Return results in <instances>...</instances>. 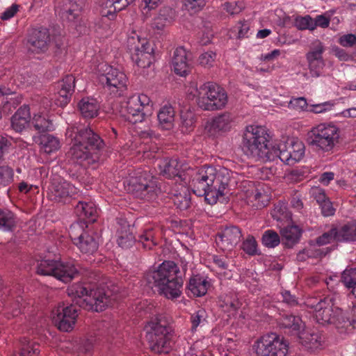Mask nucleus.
Instances as JSON below:
<instances>
[{"instance_id": "nucleus-1", "label": "nucleus", "mask_w": 356, "mask_h": 356, "mask_svg": "<svg viewBox=\"0 0 356 356\" xmlns=\"http://www.w3.org/2000/svg\"><path fill=\"white\" fill-rule=\"evenodd\" d=\"M160 174L171 179L177 177L185 183L191 182L193 193L204 196L209 204L217 202L219 197L226 195L230 182L229 172L226 168L217 170L212 166H203L197 170L187 168L177 159H164L158 164Z\"/></svg>"}, {"instance_id": "nucleus-2", "label": "nucleus", "mask_w": 356, "mask_h": 356, "mask_svg": "<svg viewBox=\"0 0 356 356\" xmlns=\"http://www.w3.org/2000/svg\"><path fill=\"white\" fill-rule=\"evenodd\" d=\"M118 287L113 284L97 286L90 284L76 283L67 289L72 303L69 306H59L53 310L51 318L57 327L63 332L72 330L78 316L76 305L86 310L102 312L111 306L117 300Z\"/></svg>"}, {"instance_id": "nucleus-3", "label": "nucleus", "mask_w": 356, "mask_h": 356, "mask_svg": "<svg viewBox=\"0 0 356 356\" xmlns=\"http://www.w3.org/2000/svg\"><path fill=\"white\" fill-rule=\"evenodd\" d=\"M179 273V268L174 261H165L156 270L147 271L145 280L149 287H156L160 294L174 299L181 293L183 280Z\"/></svg>"}, {"instance_id": "nucleus-4", "label": "nucleus", "mask_w": 356, "mask_h": 356, "mask_svg": "<svg viewBox=\"0 0 356 356\" xmlns=\"http://www.w3.org/2000/svg\"><path fill=\"white\" fill-rule=\"evenodd\" d=\"M269 135L261 126L248 125L243 134L242 149L245 155L255 161H266L269 151Z\"/></svg>"}, {"instance_id": "nucleus-5", "label": "nucleus", "mask_w": 356, "mask_h": 356, "mask_svg": "<svg viewBox=\"0 0 356 356\" xmlns=\"http://www.w3.org/2000/svg\"><path fill=\"white\" fill-rule=\"evenodd\" d=\"M146 337L150 349L156 353H168L170 348L172 327L170 319L159 314L146 326Z\"/></svg>"}, {"instance_id": "nucleus-6", "label": "nucleus", "mask_w": 356, "mask_h": 356, "mask_svg": "<svg viewBox=\"0 0 356 356\" xmlns=\"http://www.w3.org/2000/svg\"><path fill=\"white\" fill-rule=\"evenodd\" d=\"M335 296H328L323 298V302L317 306L314 317L316 321L322 325L333 324L337 328L345 327L350 324V319L343 310L337 306Z\"/></svg>"}, {"instance_id": "nucleus-7", "label": "nucleus", "mask_w": 356, "mask_h": 356, "mask_svg": "<svg viewBox=\"0 0 356 356\" xmlns=\"http://www.w3.org/2000/svg\"><path fill=\"white\" fill-rule=\"evenodd\" d=\"M197 105L205 111H215L225 107L227 95L225 90L212 82H207L196 88Z\"/></svg>"}, {"instance_id": "nucleus-8", "label": "nucleus", "mask_w": 356, "mask_h": 356, "mask_svg": "<svg viewBox=\"0 0 356 356\" xmlns=\"http://www.w3.org/2000/svg\"><path fill=\"white\" fill-rule=\"evenodd\" d=\"M305 153L303 143L294 138H287L285 141L280 142L277 147L269 149L266 161L280 159L287 165H293L299 161Z\"/></svg>"}, {"instance_id": "nucleus-9", "label": "nucleus", "mask_w": 356, "mask_h": 356, "mask_svg": "<svg viewBox=\"0 0 356 356\" xmlns=\"http://www.w3.org/2000/svg\"><path fill=\"white\" fill-rule=\"evenodd\" d=\"M253 348L257 356H286L289 343L284 337L270 332L259 337Z\"/></svg>"}, {"instance_id": "nucleus-10", "label": "nucleus", "mask_w": 356, "mask_h": 356, "mask_svg": "<svg viewBox=\"0 0 356 356\" xmlns=\"http://www.w3.org/2000/svg\"><path fill=\"white\" fill-rule=\"evenodd\" d=\"M339 129L337 126L320 124L312 129L309 145L323 152H330L339 143Z\"/></svg>"}, {"instance_id": "nucleus-11", "label": "nucleus", "mask_w": 356, "mask_h": 356, "mask_svg": "<svg viewBox=\"0 0 356 356\" xmlns=\"http://www.w3.org/2000/svg\"><path fill=\"white\" fill-rule=\"evenodd\" d=\"M37 273L42 275H51L57 280L67 283L72 281L79 271L72 262H61L54 260H42L37 266Z\"/></svg>"}, {"instance_id": "nucleus-12", "label": "nucleus", "mask_w": 356, "mask_h": 356, "mask_svg": "<svg viewBox=\"0 0 356 356\" xmlns=\"http://www.w3.org/2000/svg\"><path fill=\"white\" fill-rule=\"evenodd\" d=\"M150 102L149 98L144 94L133 95L122 106L121 115L132 124L141 122L151 111Z\"/></svg>"}, {"instance_id": "nucleus-13", "label": "nucleus", "mask_w": 356, "mask_h": 356, "mask_svg": "<svg viewBox=\"0 0 356 356\" xmlns=\"http://www.w3.org/2000/svg\"><path fill=\"white\" fill-rule=\"evenodd\" d=\"M127 48L132 61L139 67H149L154 56L153 47L146 38L131 36L127 40Z\"/></svg>"}, {"instance_id": "nucleus-14", "label": "nucleus", "mask_w": 356, "mask_h": 356, "mask_svg": "<svg viewBox=\"0 0 356 356\" xmlns=\"http://www.w3.org/2000/svg\"><path fill=\"white\" fill-rule=\"evenodd\" d=\"M67 134L72 138V141H76L92 151L100 153L105 147L104 140L88 125H72L67 129Z\"/></svg>"}, {"instance_id": "nucleus-15", "label": "nucleus", "mask_w": 356, "mask_h": 356, "mask_svg": "<svg viewBox=\"0 0 356 356\" xmlns=\"http://www.w3.org/2000/svg\"><path fill=\"white\" fill-rule=\"evenodd\" d=\"M127 191L138 198L150 201L156 198L159 188L155 181L141 175L129 179Z\"/></svg>"}, {"instance_id": "nucleus-16", "label": "nucleus", "mask_w": 356, "mask_h": 356, "mask_svg": "<svg viewBox=\"0 0 356 356\" xmlns=\"http://www.w3.org/2000/svg\"><path fill=\"white\" fill-rule=\"evenodd\" d=\"M77 193V188L69 181L60 177H54L48 188L47 196L51 201L67 204L76 198Z\"/></svg>"}, {"instance_id": "nucleus-17", "label": "nucleus", "mask_w": 356, "mask_h": 356, "mask_svg": "<svg viewBox=\"0 0 356 356\" xmlns=\"http://www.w3.org/2000/svg\"><path fill=\"white\" fill-rule=\"evenodd\" d=\"M70 236L73 243L83 253L93 254L98 248L95 238L82 229L79 223L72 224L69 230Z\"/></svg>"}, {"instance_id": "nucleus-18", "label": "nucleus", "mask_w": 356, "mask_h": 356, "mask_svg": "<svg viewBox=\"0 0 356 356\" xmlns=\"http://www.w3.org/2000/svg\"><path fill=\"white\" fill-rule=\"evenodd\" d=\"M72 144L67 156L72 163L88 166L99 161V152L90 150L88 147L76 141H72Z\"/></svg>"}, {"instance_id": "nucleus-19", "label": "nucleus", "mask_w": 356, "mask_h": 356, "mask_svg": "<svg viewBox=\"0 0 356 356\" xmlns=\"http://www.w3.org/2000/svg\"><path fill=\"white\" fill-rule=\"evenodd\" d=\"M106 73L99 76V82L112 92H122L127 87V77L126 74L117 68L108 66Z\"/></svg>"}, {"instance_id": "nucleus-20", "label": "nucleus", "mask_w": 356, "mask_h": 356, "mask_svg": "<svg viewBox=\"0 0 356 356\" xmlns=\"http://www.w3.org/2000/svg\"><path fill=\"white\" fill-rule=\"evenodd\" d=\"M324 51L325 47L323 43L319 40H316L312 43L309 51L306 54L309 74L312 77H319L322 74L325 65L322 56Z\"/></svg>"}, {"instance_id": "nucleus-21", "label": "nucleus", "mask_w": 356, "mask_h": 356, "mask_svg": "<svg viewBox=\"0 0 356 356\" xmlns=\"http://www.w3.org/2000/svg\"><path fill=\"white\" fill-rule=\"evenodd\" d=\"M242 237L239 227L231 225L219 230L216 234V242L223 251H231L240 242Z\"/></svg>"}, {"instance_id": "nucleus-22", "label": "nucleus", "mask_w": 356, "mask_h": 356, "mask_svg": "<svg viewBox=\"0 0 356 356\" xmlns=\"http://www.w3.org/2000/svg\"><path fill=\"white\" fill-rule=\"evenodd\" d=\"M172 64L177 75L186 76L193 67L191 54L182 47H177L174 51Z\"/></svg>"}, {"instance_id": "nucleus-23", "label": "nucleus", "mask_w": 356, "mask_h": 356, "mask_svg": "<svg viewBox=\"0 0 356 356\" xmlns=\"http://www.w3.org/2000/svg\"><path fill=\"white\" fill-rule=\"evenodd\" d=\"M50 42L49 30L46 28L33 29L28 39L29 50L33 52H44Z\"/></svg>"}, {"instance_id": "nucleus-24", "label": "nucleus", "mask_w": 356, "mask_h": 356, "mask_svg": "<svg viewBox=\"0 0 356 356\" xmlns=\"http://www.w3.org/2000/svg\"><path fill=\"white\" fill-rule=\"evenodd\" d=\"M75 78L72 74L66 75L58 83V92L56 104L61 107L65 106L70 101L74 91Z\"/></svg>"}, {"instance_id": "nucleus-25", "label": "nucleus", "mask_w": 356, "mask_h": 356, "mask_svg": "<svg viewBox=\"0 0 356 356\" xmlns=\"http://www.w3.org/2000/svg\"><path fill=\"white\" fill-rule=\"evenodd\" d=\"M92 348V339L66 341L61 345V349L71 353L74 356H91Z\"/></svg>"}, {"instance_id": "nucleus-26", "label": "nucleus", "mask_w": 356, "mask_h": 356, "mask_svg": "<svg viewBox=\"0 0 356 356\" xmlns=\"http://www.w3.org/2000/svg\"><path fill=\"white\" fill-rule=\"evenodd\" d=\"M280 325L291 335L298 337L305 330V325L299 316L284 314L280 318Z\"/></svg>"}, {"instance_id": "nucleus-27", "label": "nucleus", "mask_w": 356, "mask_h": 356, "mask_svg": "<svg viewBox=\"0 0 356 356\" xmlns=\"http://www.w3.org/2000/svg\"><path fill=\"white\" fill-rule=\"evenodd\" d=\"M299 342L307 349L314 350L321 347L324 342V337L317 330H304L298 337Z\"/></svg>"}, {"instance_id": "nucleus-28", "label": "nucleus", "mask_w": 356, "mask_h": 356, "mask_svg": "<svg viewBox=\"0 0 356 356\" xmlns=\"http://www.w3.org/2000/svg\"><path fill=\"white\" fill-rule=\"evenodd\" d=\"M232 118L228 113H225L214 118L206 125L205 129L211 134L215 135L218 131H227L231 128Z\"/></svg>"}, {"instance_id": "nucleus-29", "label": "nucleus", "mask_w": 356, "mask_h": 356, "mask_svg": "<svg viewBox=\"0 0 356 356\" xmlns=\"http://www.w3.org/2000/svg\"><path fill=\"white\" fill-rule=\"evenodd\" d=\"M136 0H102V16L112 18L117 12L126 8Z\"/></svg>"}, {"instance_id": "nucleus-30", "label": "nucleus", "mask_w": 356, "mask_h": 356, "mask_svg": "<svg viewBox=\"0 0 356 356\" xmlns=\"http://www.w3.org/2000/svg\"><path fill=\"white\" fill-rule=\"evenodd\" d=\"M78 108L83 118L92 119L97 116L99 105L95 99L87 97L79 101Z\"/></svg>"}, {"instance_id": "nucleus-31", "label": "nucleus", "mask_w": 356, "mask_h": 356, "mask_svg": "<svg viewBox=\"0 0 356 356\" xmlns=\"http://www.w3.org/2000/svg\"><path fill=\"white\" fill-rule=\"evenodd\" d=\"M117 243L122 248L131 247L136 241L132 230H131L129 225L125 220H122L120 222V227L117 230Z\"/></svg>"}, {"instance_id": "nucleus-32", "label": "nucleus", "mask_w": 356, "mask_h": 356, "mask_svg": "<svg viewBox=\"0 0 356 356\" xmlns=\"http://www.w3.org/2000/svg\"><path fill=\"white\" fill-rule=\"evenodd\" d=\"M31 120L30 108L28 105L21 106L11 118V126L17 132L22 131Z\"/></svg>"}, {"instance_id": "nucleus-33", "label": "nucleus", "mask_w": 356, "mask_h": 356, "mask_svg": "<svg viewBox=\"0 0 356 356\" xmlns=\"http://www.w3.org/2000/svg\"><path fill=\"white\" fill-rule=\"evenodd\" d=\"M75 213L83 219H88L89 222H95L97 216V209L92 202L79 200L74 207Z\"/></svg>"}, {"instance_id": "nucleus-34", "label": "nucleus", "mask_w": 356, "mask_h": 356, "mask_svg": "<svg viewBox=\"0 0 356 356\" xmlns=\"http://www.w3.org/2000/svg\"><path fill=\"white\" fill-rule=\"evenodd\" d=\"M86 0H68L62 9V17L74 21L80 15Z\"/></svg>"}, {"instance_id": "nucleus-35", "label": "nucleus", "mask_w": 356, "mask_h": 356, "mask_svg": "<svg viewBox=\"0 0 356 356\" xmlns=\"http://www.w3.org/2000/svg\"><path fill=\"white\" fill-rule=\"evenodd\" d=\"M241 306V302L234 292L230 291L220 296V307L226 312L235 314Z\"/></svg>"}, {"instance_id": "nucleus-36", "label": "nucleus", "mask_w": 356, "mask_h": 356, "mask_svg": "<svg viewBox=\"0 0 356 356\" xmlns=\"http://www.w3.org/2000/svg\"><path fill=\"white\" fill-rule=\"evenodd\" d=\"M172 199L176 207L181 211L187 210L191 207V194L186 186H181L179 191H175Z\"/></svg>"}, {"instance_id": "nucleus-37", "label": "nucleus", "mask_w": 356, "mask_h": 356, "mask_svg": "<svg viewBox=\"0 0 356 356\" xmlns=\"http://www.w3.org/2000/svg\"><path fill=\"white\" fill-rule=\"evenodd\" d=\"M159 125L163 129L170 130L174 126L175 111L172 106L165 105L161 108L158 114Z\"/></svg>"}, {"instance_id": "nucleus-38", "label": "nucleus", "mask_w": 356, "mask_h": 356, "mask_svg": "<svg viewBox=\"0 0 356 356\" xmlns=\"http://www.w3.org/2000/svg\"><path fill=\"white\" fill-rule=\"evenodd\" d=\"M209 286V282L206 279L195 275L190 279L188 289L193 296L201 297L207 293Z\"/></svg>"}, {"instance_id": "nucleus-39", "label": "nucleus", "mask_w": 356, "mask_h": 356, "mask_svg": "<svg viewBox=\"0 0 356 356\" xmlns=\"http://www.w3.org/2000/svg\"><path fill=\"white\" fill-rule=\"evenodd\" d=\"M173 11L171 8L165 7L160 10L159 15L154 19L152 27L159 32L162 31L172 19Z\"/></svg>"}, {"instance_id": "nucleus-40", "label": "nucleus", "mask_w": 356, "mask_h": 356, "mask_svg": "<svg viewBox=\"0 0 356 356\" xmlns=\"http://www.w3.org/2000/svg\"><path fill=\"white\" fill-rule=\"evenodd\" d=\"M300 234V229L296 225L287 226L281 230L282 241L289 248L298 241Z\"/></svg>"}, {"instance_id": "nucleus-41", "label": "nucleus", "mask_w": 356, "mask_h": 356, "mask_svg": "<svg viewBox=\"0 0 356 356\" xmlns=\"http://www.w3.org/2000/svg\"><path fill=\"white\" fill-rule=\"evenodd\" d=\"M338 242L356 241V220L349 222L337 229Z\"/></svg>"}, {"instance_id": "nucleus-42", "label": "nucleus", "mask_w": 356, "mask_h": 356, "mask_svg": "<svg viewBox=\"0 0 356 356\" xmlns=\"http://www.w3.org/2000/svg\"><path fill=\"white\" fill-rule=\"evenodd\" d=\"M41 149L47 154L58 151L60 147L59 139L50 134L43 135L40 137Z\"/></svg>"}, {"instance_id": "nucleus-43", "label": "nucleus", "mask_w": 356, "mask_h": 356, "mask_svg": "<svg viewBox=\"0 0 356 356\" xmlns=\"http://www.w3.org/2000/svg\"><path fill=\"white\" fill-rule=\"evenodd\" d=\"M39 344L35 341L23 338L20 341L19 356H38Z\"/></svg>"}, {"instance_id": "nucleus-44", "label": "nucleus", "mask_w": 356, "mask_h": 356, "mask_svg": "<svg viewBox=\"0 0 356 356\" xmlns=\"http://www.w3.org/2000/svg\"><path fill=\"white\" fill-rule=\"evenodd\" d=\"M16 227V221L13 213L0 209V229L6 232L13 231Z\"/></svg>"}, {"instance_id": "nucleus-45", "label": "nucleus", "mask_w": 356, "mask_h": 356, "mask_svg": "<svg viewBox=\"0 0 356 356\" xmlns=\"http://www.w3.org/2000/svg\"><path fill=\"white\" fill-rule=\"evenodd\" d=\"M31 123L35 129L39 133L49 131L53 129L51 121L41 115H35Z\"/></svg>"}, {"instance_id": "nucleus-46", "label": "nucleus", "mask_w": 356, "mask_h": 356, "mask_svg": "<svg viewBox=\"0 0 356 356\" xmlns=\"http://www.w3.org/2000/svg\"><path fill=\"white\" fill-rule=\"evenodd\" d=\"M138 242L143 245L145 249L151 250L157 244L153 229H148L145 230L139 235Z\"/></svg>"}, {"instance_id": "nucleus-47", "label": "nucleus", "mask_w": 356, "mask_h": 356, "mask_svg": "<svg viewBox=\"0 0 356 356\" xmlns=\"http://www.w3.org/2000/svg\"><path fill=\"white\" fill-rule=\"evenodd\" d=\"M251 189L247 191L246 197L249 198H254V200L261 202L260 206L265 207L267 205L269 201V195L266 193H262L261 190L258 188H255L254 186L252 184Z\"/></svg>"}, {"instance_id": "nucleus-48", "label": "nucleus", "mask_w": 356, "mask_h": 356, "mask_svg": "<svg viewBox=\"0 0 356 356\" xmlns=\"http://www.w3.org/2000/svg\"><path fill=\"white\" fill-rule=\"evenodd\" d=\"M280 243V238L278 234L271 229L264 232L262 236V243L267 248H275Z\"/></svg>"}, {"instance_id": "nucleus-49", "label": "nucleus", "mask_w": 356, "mask_h": 356, "mask_svg": "<svg viewBox=\"0 0 356 356\" xmlns=\"http://www.w3.org/2000/svg\"><path fill=\"white\" fill-rule=\"evenodd\" d=\"M337 228L332 227L328 232L323 233L316 239V243L319 245H324L332 241L338 242Z\"/></svg>"}, {"instance_id": "nucleus-50", "label": "nucleus", "mask_w": 356, "mask_h": 356, "mask_svg": "<svg viewBox=\"0 0 356 356\" xmlns=\"http://www.w3.org/2000/svg\"><path fill=\"white\" fill-rule=\"evenodd\" d=\"M341 281L348 288L356 287V268H348L343 270Z\"/></svg>"}, {"instance_id": "nucleus-51", "label": "nucleus", "mask_w": 356, "mask_h": 356, "mask_svg": "<svg viewBox=\"0 0 356 356\" xmlns=\"http://www.w3.org/2000/svg\"><path fill=\"white\" fill-rule=\"evenodd\" d=\"M294 25L298 30L314 31L313 19L309 15L297 17L294 20Z\"/></svg>"}, {"instance_id": "nucleus-52", "label": "nucleus", "mask_w": 356, "mask_h": 356, "mask_svg": "<svg viewBox=\"0 0 356 356\" xmlns=\"http://www.w3.org/2000/svg\"><path fill=\"white\" fill-rule=\"evenodd\" d=\"M14 172L8 165H0V184L6 186L13 180Z\"/></svg>"}, {"instance_id": "nucleus-53", "label": "nucleus", "mask_w": 356, "mask_h": 356, "mask_svg": "<svg viewBox=\"0 0 356 356\" xmlns=\"http://www.w3.org/2000/svg\"><path fill=\"white\" fill-rule=\"evenodd\" d=\"M181 131L184 134L190 133L193 129V115L191 113H186L181 115Z\"/></svg>"}, {"instance_id": "nucleus-54", "label": "nucleus", "mask_w": 356, "mask_h": 356, "mask_svg": "<svg viewBox=\"0 0 356 356\" xmlns=\"http://www.w3.org/2000/svg\"><path fill=\"white\" fill-rule=\"evenodd\" d=\"M257 241L252 236H248L242 244L243 250L250 255H254L257 253Z\"/></svg>"}, {"instance_id": "nucleus-55", "label": "nucleus", "mask_w": 356, "mask_h": 356, "mask_svg": "<svg viewBox=\"0 0 356 356\" xmlns=\"http://www.w3.org/2000/svg\"><path fill=\"white\" fill-rule=\"evenodd\" d=\"M216 54L213 51H207L202 54L199 57L200 64L204 67H211L212 66L215 59Z\"/></svg>"}, {"instance_id": "nucleus-56", "label": "nucleus", "mask_w": 356, "mask_h": 356, "mask_svg": "<svg viewBox=\"0 0 356 356\" xmlns=\"http://www.w3.org/2000/svg\"><path fill=\"white\" fill-rule=\"evenodd\" d=\"M325 255V254L323 253V251L320 249L316 250L314 252L311 248H306L298 253V259L300 261H303L305 259V256L307 257H321Z\"/></svg>"}, {"instance_id": "nucleus-57", "label": "nucleus", "mask_w": 356, "mask_h": 356, "mask_svg": "<svg viewBox=\"0 0 356 356\" xmlns=\"http://www.w3.org/2000/svg\"><path fill=\"white\" fill-rule=\"evenodd\" d=\"M207 0H184V5L188 10L194 12L201 10L206 4Z\"/></svg>"}, {"instance_id": "nucleus-58", "label": "nucleus", "mask_w": 356, "mask_h": 356, "mask_svg": "<svg viewBox=\"0 0 356 356\" xmlns=\"http://www.w3.org/2000/svg\"><path fill=\"white\" fill-rule=\"evenodd\" d=\"M339 43L344 47H352L356 44V35L353 33L343 35L339 38Z\"/></svg>"}, {"instance_id": "nucleus-59", "label": "nucleus", "mask_w": 356, "mask_h": 356, "mask_svg": "<svg viewBox=\"0 0 356 356\" xmlns=\"http://www.w3.org/2000/svg\"><path fill=\"white\" fill-rule=\"evenodd\" d=\"M334 104L331 102H325L321 104L311 105L310 111L314 113H321L332 109Z\"/></svg>"}, {"instance_id": "nucleus-60", "label": "nucleus", "mask_w": 356, "mask_h": 356, "mask_svg": "<svg viewBox=\"0 0 356 356\" xmlns=\"http://www.w3.org/2000/svg\"><path fill=\"white\" fill-rule=\"evenodd\" d=\"M311 194L316 200L319 206L328 200L325 195L324 190L320 188H312L311 191Z\"/></svg>"}, {"instance_id": "nucleus-61", "label": "nucleus", "mask_w": 356, "mask_h": 356, "mask_svg": "<svg viewBox=\"0 0 356 356\" xmlns=\"http://www.w3.org/2000/svg\"><path fill=\"white\" fill-rule=\"evenodd\" d=\"M320 207L321 209V213L325 217L332 216L335 213V209L333 207L332 203L329 199L321 204Z\"/></svg>"}, {"instance_id": "nucleus-62", "label": "nucleus", "mask_w": 356, "mask_h": 356, "mask_svg": "<svg viewBox=\"0 0 356 356\" xmlns=\"http://www.w3.org/2000/svg\"><path fill=\"white\" fill-rule=\"evenodd\" d=\"M289 106L296 110H304L307 106V102L304 97H298L291 99Z\"/></svg>"}, {"instance_id": "nucleus-63", "label": "nucleus", "mask_w": 356, "mask_h": 356, "mask_svg": "<svg viewBox=\"0 0 356 356\" xmlns=\"http://www.w3.org/2000/svg\"><path fill=\"white\" fill-rule=\"evenodd\" d=\"M205 311L200 309L191 316L192 330H195L204 317Z\"/></svg>"}, {"instance_id": "nucleus-64", "label": "nucleus", "mask_w": 356, "mask_h": 356, "mask_svg": "<svg viewBox=\"0 0 356 356\" xmlns=\"http://www.w3.org/2000/svg\"><path fill=\"white\" fill-rule=\"evenodd\" d=\"M314 30L317 27L320 26L322 28H327L330 25V18L325 17L323 15L316 16L315 19H313Z\"/></svg>"}]
</instances>
